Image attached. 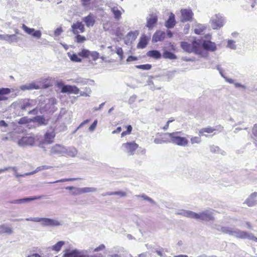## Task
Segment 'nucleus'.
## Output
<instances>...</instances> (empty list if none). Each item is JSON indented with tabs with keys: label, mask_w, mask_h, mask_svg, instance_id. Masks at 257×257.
Wrapping results in <instances>:
<instances>
[{
	"label": "nucleus",
	"mask_w": 257,
	"mask_h": 257,
	"mask_svg": "<svg viewBox=\"0 0 257 257\" xmlns=\"http://www.w3.org/2000/svg\"><path fill=\"white\" fill-rule=\"evenodd\" d=\"M37 104V101L34 99H24L20 102V108L24 110H29V114H37L38 110L34 107Z\"/></svg>",
	"instance_id": "7ed1b4c3"
},
{
	"label": "nucleus",
	"mask_w": 257,
	"mask_h": 257,
	"mask_svg": "<svg viewBox=\"0 0 257 257\" xmlns=\"http://www.w3.org/2000/svg\"><path fill=\"white\" fill-rule=\"evenodd\" d=\"M176 24V21L175 19V15L173 13H171L169 16V19L166 22L165 26L167 28H172L174 27Z\"/></svg>",
	"instance_id": "5701e85b"
},
{
	"label": "nucleus",
	"mask_w": 257,
	"mask_h": 257,
	"mask_svg": "<svg viewBox=\"0 0 257 257\" xmlns=\"http://www.w3.org/2000/svg\"><path fill=\"white\" fill-rule=\"evenodd\" d=\"M77 152V150L73 147H66L65 155H67L71 157H75Z\"/></svg>",
	"instance_id": "bb28decb"
},
{
	"label": "nucleus",
	"mask_w": 257,
	"mask_h": 257,
	"mask_svg": "<svg viewBox=\"0 0 257 257\" xmlns=\"http://www.w3.org/2000/svg\"><path fill=\"white\" fill-rule=\"evenodd\" d=\"M34 143L35 138L32 136L24 137L18 141V145L22 147L26 146H32L34 145Z\"/></svg>",
	"instance_id": "ddd939ff"
},
{
	"label": "nucleus",
	"mask_w": 257,
	"mask_h": 257,
	"mask_svg": "<svg viewBox=\"0 0 257 257\" xmlns=\"http://www.w3.org/2000/svg\"><path fill=\"white\" fill-rule=\"evenodd\" d=\"M90 92H91V90H90V88L86 87V88H85V91H81L80 92V94L81 96L86 97V96H89V94H90Z\"/></svg>",
	"instance_id": "3c124183"
},
{
	"label": "nucleus",
	"mask_w": 257,
	"mask_h": 257,
	"mask_svg": "<svg viewBox=\"0 0 257 257\" xmlns=\"http://www.w3.org/2000/svg\"><path fill=\"white\" fill-rule=\"evenodd\" d=\"M158 21V17L155 15H150L147 18L146 27L149 29L151 30L154 27L155 25Z\"/></svg>",
	"instance_id": "6ab92c4d"
},
{
	"label": "nucleus",
	"mask_w": 257,
	"mask_h": 257,
	"mask_svg": "<svg viewBox=\"0 0 257 257\" xmlns=\"http://www.w3.org/2000/svg\"><path fill=\"white\" fill-rule=\"evenodd\" d=\"M181 48L185 51L195 54L200 53V44L197 41H194L192 44H189L186 42H182L181 43Z\"/></svg>",
	"instance_id": "20e7f679"
},
{
	"label": "nucleus",
	"mask_w": 257,
	"mask_h": 257,
	"mask_svg": "<svg viewBox=\"0 0 257 257\" xmlns=\"http://www.w3.org/2000/svg\"><path fill=\"white\" fill-rule=\"evenodd\" d=\"M90 51L86 49H83L81 52H79L78 55L83 58L89 57Z\"/></svg>",
	"instance_id": "79ce46f5"
},
{
	"label": "nucleus",
	"mask_w": 257,
	"mask_h": 257,
	"mask_svg": "<svg viewBox=\"0 0 257 257\" xmlns=\"http://www.w3.org/2000/svg\"><path fill=\"white\" fill-rule=\"evenodd\" d=\"M71 93L77 94L79 93V89L75 86L71 85Z\"/></svg>",
	"instance_id": "6e6d98bb"
},
{
	"label": "nucleus",
	"mask_w": 257,
	"mask_h": 257,
	"mask_svg": "<svg viewBox=\"0 0 257 257\" xmlns=\"http://www.w3.org/2000/svg\"><path fill=\"white\" fill-rule=\"evenodd\" d=\"M58 86H62L61 92L62 93H71V85L63 84L62 82H59L57 84Z\"/></svg>",
	"instance_id": "72a5a7b5"
},
{
	"label": "nucleus",
	"mask_w": 257,
	"mask_h": 257,
	"mask_svg": "<svg viewBox=\"0 0 257 257\" xmlns=\"http://www.w3.org/2000/svg\"><path fill=\"white\" fill-rule=\"evenodd\" d=\"M224 19L220 14L212 16L210 20L211 27L213 29H218L224 25Z\"/></svg>",
	"instance_id": "0eeeda50"
},
{
	"label": "nucleus",
	"mask_w": 257,
	"mask_h": 257,
	"mask_svg": "<svg viewBox=\"0 0 257 257\" xmlns=\"http://www.w3.org/2000/svg\"><path fill=\"white\" fill-rule=\"evenodd\" d=\"M113 195H118L120 197H125L126 196V193L123 191H115L113 192Z\"/></svg>",
	"instance_id": "13d9d810"
},
{
	"label": "nucleus",
	"mask_w": 257,
	"mask_h": 257,
	"mask_svg": "<svg viewBox=\"0 0 257 257\" xmlns=\"http://www.w3.org/2000/svg\"><path fill=\"white\" fill-rule=\"evenodd\" d=\"M111 11L114 15V18L116 20H119L121 18V13L117 7H113Z\"/></svg>",
	"instance_id": "2f4dec72"
},
{
	"label": "nucleus",
	"mask_w": 257,
	"mask_h": 257,
	"mask_svg": "<svg viewBox=\"0 0 257 257\" xmlns=\"http://www.w3.org/2000/svg\"><path fill=\"white\" fill-rule=\"evenodd\" d=\"M11 92V89L9 88H0V101L7 100L8 97L6 95L9 94Z\"/></svg>",
	"instance_id": "412c9836"
},
{
	"label": "nucleus",
	"mask_w": 257,
	"mask_h": 257,
	"mask_svg": "<svg viewBox=\"0 0 257 257\" xmlns=\"http://www.w3.org/2000/svg\"><path fill=\"white\" fill-rule=\"evenodd\" d=\"M200 137H194L191 139V142L192 144H199L201 142Z\"/></svg>",
	"instance_id": "603ef678"
},
{
	"label": "nucleus",
	"mask_w": 257,
	"mask_h": 257,
	"mask_svg": "<svg viewBox=\"0 0 257 257\" xmlns=\"http://www.w3.org/2000/svg\"><path fill=\"white\" fill-rule=\"evenodd\" d=\"M99 54L96 51L90 52L89 57H91L94 60H96L98 58Z\"/></svg>",
	"instance_id": "864d4df0"
},
{
	"label": "nucleus",
	"mask_w": 257,
	"mask_h": 257,
	"mask_svg": "<svg viewBox=\"0 0 257 257\" xmlns=\"http://www.w3.org/2000/svg\"><path fill=\"white\" fill-rule=\"evenodd\" d=\"M215 129L212 127L208 126L206 127H203L199 130L198 134L200 137L201 136H205L206 137H208V135L205 134L204 133L211 134L212 133Z\"/></svg>",
	"instance_id": "4be33fe9"
},
{
	"label": "nucleus",
	"mask_w": 257,
	"mask_h": 257,
	"mask_svg": "<svg viewBox=\"0 0 257 257\" xmlns=\"http://www.w3.org/2000/svg\"><path fill=\"white\" fill-rule=\"evenodd\" d=\"M138 147V145L134 142H127L122 145L121 149L128 156H132L134 155L136 150Z\"/></svg>",
	"instance_id": "6e6552de"
},
{
	"label": "nucleus",
	"mask_w": 257,
	"mask_h": 257,
	"mask_svg": "<svg viewBox=\"0 0 257 257\" xmlns=\"http://www.w3.org/2000/svg\"><path fill=\"white\" fill-rule=\"evenodd\" d=\"M80 179H81V178H64V179H60V180H57L56 181L51 182H49V183L53 184V183H59V182H67V181H73L77 180H80Z\"/></svg>",
	"instance_id": "58836bf2"
},
{
	"label": "nucleus",
	"mask_w": 257,
	"mask_h": 257,
	"mask_svg": "<svg viewBox=\"0 0 257 257\" xmlns=\"http://www.w3.org/2000/svg\"><path fill=\"white\" fill-rule=\"evenodd\" d=\"M135 197L137 198H141L143 199L147 200L151 203L155 204V201L152 198H151L150 197H148V196L144 194L142 195H136Z\"/></svg>",
	"instance_id": "a19ab883"
},
{
	"label": "nucleus",
	"mask_w": 257,
	"mask_h": 257,
	"mask_svg": "<svg viewBox=\"0 0 257 257\" xmlns=\"http://www.w3.org/2000/svg\"><path fill=\"white\" fill-rule=\"evenodd\" d=\"M137 60V57H136L135 56H130L128 57L127 59H126V61L131 62V61H136Z\"/></svg>",
	"instance_id": "338daca9"
},
{
	"label": "nucleus",
	"mask_w": 257,
	"mask_h": 257,
	"mask_svg": "<svg viewBox=\"0 0 257 257\" xmlns=\"http://www.w3.org/2000/svg\"><path fill=\"white\" fill-rule=\"evenodd\" d=\"M215 211L212 209H207L199 213H195V219L209 221L214 219L213 214Z\"/></svg>",
	"instance_id": "39448f33"
},
{
	"label": "nucleus",
	"mask_w": 257,
	"mask_h": 257,
	"mask_svg": "<svg viewBox=\"0 0 257 257\" xmlns=\"http://www.w3.org/2000/svg\"><path fill=\"white\" fill-rule=\"evenodd\" d=\"M22 28L27 34L31 35L35 38L40 39L42 36L41 31L35 30L34 28H29L25 24L22 25Z\"/></svg>",
	"instance_id": "9b49d317"
},
{
	"label": "nucleus",
	"mask_w": 257,
	"mask_h": 257,
	"mask_svg": "<svg viewBox=\"0 0 257 257\" xmlns=\"http://www.w3.org/2000/svg\"><path fill=\"white\" fill-rule=\"evenodd\" d=\"M20 88L22 90L38 89L40 87L35 83L27 84L20 86Z\"/></svg>",
	"instance_id": "c85d7f7f"
},
{
	"label": "nucleus",
	"mask_w": 257,
	"mask_h": 257,
	"mask_svg": "<svg viewBox=\"0 0 257 257\" xmlns=\"http://www.w3.org/2000/svg\"><path fill=\"white\" fill-rule=\"evenodd\" d=\"M201 46L204 49L207 51L213 52L216 50L215 43L210 41H204Z\"/></svg>",
	"instance_id": "f3484780"
},
{
	"label": "nucleus",
	"mask_w": 257,
	"mask_h": 257,
	"mask_svg": "<svg viewBox=\"0 0 257 257\" xmlns=\"http://www.w3.org/2000/svg\"><path fill=\"white\" fill-rule=\"evenodd\" d=\"M155 252H156L157 253V254L161 257H166V254L163 252V249H162L161 250L156 249L155 250Z\"/></svg>",
	"instance_id": "052dcab7"
},
{
	"label": "nucleus",
	"mask_w": 257,
	"mask_h": 257,
	"mask_svg": "<svg viewBox=\"0 0 257 257\" xmlns=\"http://www.w3.org/2000/svg\"><path fill=\"white\" fill-rule=\"evenodd\" d=\"M166 37V33L164 31H157L153 36L152 42L156 43L159 41H162Z\"/></svg>",
	"instance_id": "a211bd4d"
},
{
	"label": "nucleus",
	"mask_w": 257,
	"mask_h": 257,
	"mask_svg": "<svg viewBox=\"0 0 257 257\" xmlns=\"http://www.w3.org/2000/svg\"><path fill=\"white\" fill-rule=\"evenodd\" d=\"M76 36L75 37L76 39V42L79 43H83L84 42L86 39V38L84 36H81L80 35L76 34Z\"/></svg>",
	"instance_id": "de8ad7c7"
},
{
	"label": "nucleus",
	"mask_w": 257,
	"mask_h": 257,
	"mask_svg": "<svg viewBox=\"0 0 257 257\" xmlns=\"http://www.w3.org/2000/svg\"><path fill=\"white\" fill-rule=\"evenodd\" d=\"M51 168H52V167L50 166L43 165V166L37 167L35 171L36 173H37L40 171H42L43 170L49 169Z\"/></svg>",
	"instance_id": "8fccbe9b"
},
{
	"label": "nucleus",
	"mask_w": 257,
	"mask_h": 257,
	"mask_svg": "<svg viewBox=\"0 0 257 257\" xmlns=\"http://www.w3.org/2000/svg\"><path fill=\"white\" fill-rule=\"evenodd\" d=\"M90 121V119H86L84 121H83V122H82L78 126V127H77V129H79V128L80 127H82V126H83L85 124L88 123Z\"/></svg>",
	"instance_id": "69168bd1"
},
{
	"label": "nucleus",
	"mask_w": 257,
	"mask_h": 257,
	"mask_svg": "<svg viewBox=\"0 0 257 257\" xmlns=\"http://www.w3.org/2000/svg\"><path fill=\"white\" fill-rule=\"evenodd\" d=\"M137 68L141 69L143 70H150L152 68L151 64H147L140 65H136L135 66Z\"/></svg>",
	"instance_id": "a18cd8bd"
},
{
	"label": "nucleus",
	"mask_w": 257,
	"mask_h": 257,
	"mask_svg": "<svg viewBox=\"0 0 257 257\" xmlns=\"http://www.w3.org/2000/svg\"><path fill=\"white\" fill-rule=\"evenodd\" d=\"M210 150L212 153L221 154L222 155H225L226 154L225 151L221 150L218 146L214 145L211 146L210 147Z\"/></svg>",
	"instance_id": "f704fd0d"
},
{
	"label": "nucleus",
	"mask_w": 257,
	"mask_h": 257,
	"mask_svg": "<svg viewBox=\"0 0 257 257\" xmlns=\"http://www.w3.org/2000/svg\"><path fill=\"white\" fill-rule=\"evenodd\" d=\"M97 124V120L96 119L93 121L92 124L89 126V131L91 132H93L96 127Z\"/></svg>",
	"instance_id": "4d7b16f0"
},
{
	"label": "nucleus",
	"mask_w": 257,
	"mask_h": 257,
	"mask_svg": "<svg viewBox=\"0 0 257 257\" xmlns=\"http://www.w3.org/2000/svg\"><path fill=\"white\" fill-rule=\"evenodd\" d=\"M82 21L85 24L87 27L93 26L95 22V18L93 14L90 13L88 16L82 18Z\"/></svg>",
	"instance_id": "dca6fc26"
},
{
	"label": "nucleus",
	"mask_w": 257,
	"mask_h": 257,
	"mask_svg": "<svg viewBox=\"0 0 257 257\" xmlns=\"http://www.w3.org/2000/svg\"><path fill=\"white\" fill-rule=\"evenodd\" d=\"M206 28V27L204 25L198 24L197 26V28L195 29L194 32L196 34L201 35Z\"/></svg>",
	"instance_id": "c9c22d12"
},
{
	"label": "nucleus",
	"mask_w": 257,
	"mask_h": 257,
	"mask_svg": "<svg viewBox=\"0 0 257 257\" xmlns=\"http://www.w3.org/2000/svg\"><path fill=\"white\" fill-rule=\"evenodd\" d=\"M181 22L185 23L192 19L193 13L190 9H182L181 10Z\"/></svg>",
	"instance_id": "f8f14e48"
},
{
	"label": "nucleus",
	"mask_w": 257,
	"mask_h": 257,
	"mask_svg": "<svg viewBox=\"0 0 257 257\" xmlns=\"http://www.w3.org/2000/svg\"><path fill=\"white\" fill-rule=\"evenodd\" d=\"M213 227L218 231H220L224 233L233 236L240 239H248L257 242V237L253 234L242 231L236 228H232L228 226H221L220 225L214 224Z\"/></svg>",
	"instance_id": "f257e3e1"
},
{
	"label": "nucleus",
	"mask_w": 257,
	"mask_h": 257,
	"mask_svg": "<svg viewBox=\"0 0 257 257\" xmlns=\"http://www.w3.org/2000/svg\"><path fill=\"white\" fill-rule=\"evenodd\" d=\"M34 120L40 125H46L47 124V121L43 116L37 115L34 118Z\"/></svg>",
	"instance_id": "473e14b6"
},
{
	"label": "nucleus",
	"mask_w": 257,
	"mask_h": 257,
	"mask_svg": "<svg viewBox=\"0 0 257 257\" xmlns=\"http://www.w3.org/2000/svg\"><path fill=\"white\" fill-rule=\"evenodd\" d=\"M8 36H9L6 40L9 43H12L13 42H17L18 41V38L16 37V34L9 35L7 34Z\"/></svg>",
	"instance_id": "ea45409f"
},
{
	"label": "nucleus",
	"mask_w": 257,
	"mask_h": 257,
	"mask_svg": "<svg viewBox=\"0 0 257 257\" xmlns=\"http://www.w3.org/2000/svg\"><path fill=\"white\" fill-rule=\"evenodd\" d=\"M178 214L184 217L195 219V212L190 210H181L177 212Z\"/></svg>",
	"instance_id": "b1692460"
},
{
	"label": "nucleus",
	"mask_w": 257,
	"mask_h": 257,
	"mask_svg": "<svg viewBox=\"0 0 257 257\" xmlns=\"http://www.w3.org/2000/svg\"><path fill=\"white\" fill-rule=\"evenodd\" d=\"M252 134L254 136L257 137V124H255L252 128Z\"/></svg>",
	"instance_id": "774afa93"
},
{
	"label": "nucleus",
	"mask_w": 257,
	"mask_h": 257,
	"mask_svg": "<svg viewBox=\"0 0 257 257\" xmlns=\"http://www.w3.org/2000/svg\"><path fill=\"white\" fill-rule=\"evenodd\" d=\"M105 247V245L103 244H100L99 246L97 247L94 249V251H99L100 250H103Z\"/></svg>",
	"instance_id": "0e129e2a"
},
{
	"label": "nucleus",
	"mask_w": 257,
	"mask_h": 257,
	"mask_svg": "<svg viewBox=\"0 0 257 257\" xmlns=\"http://www.w3.org/2000/svg\"><path fill=\"white\" fill-rule=\"evenodd\" d=\"M26 220L41 222V224L43 226H59L63 224L62 221L46 217H30L26 218Z\"/></svg>",
	"instance_id": "f03ea898"
},
{
	"label": "nucleus",
	"mask_w": 257,
	"mask_h": 257,
	"mask_svg": "<svg viewBox=\"0 0 257 257\" xmlns=\"http://www.w3.org/2000/svg\"><path fill=\"white\" fill-rule=\"evenodd\" d=\"M55 136V133L53 131H48L44 136V143L46 144H52Z\"/></svg>",
	"instance_id": "aec40b11"
},
{
	"label": "nucleus",
	"mask_w": 257,
	"mask_h": 257,
	"mask_svg": "<svg viewBox=\"0 0 257 257\" xmlns=\"http://www.w3.org/2000/svg\"><path fill=\"white\" fill-rule=\"evenodd\" d=\"M63 30L62 29L60 28H58L56 29L54 31V35L56 36H58L61 35V34L62 33Z\"/></svg>",
	"instance_id": "680f3d73"
},
{
	"label": "nucleus",
	"mask_w": 257,
	"mask_h": 257,
	"mask_svg": "<svg viewBox=\"0 0 257 257\" xmlns=\"http://www.w3.org/2000/svg\"><path fill=\"white\" fill-rule=\"evenodd\" d=\"M68 55L69 56L70 59L71 61L76 62H80L82 61V59L78 57V55L76 54H73L72 55H70L68 53Z\"/></svg>",
	"instance_id": "c03bdc74"
},
{
	"label": "nucleus",
	"mask_w": 257,
	"mask_h": 257,
	"mask_svg": "<svg viewBox=\"0 0 257 257\" xmlns=\"http://www.w3.org/2000/svg\"><path fill=\"white\" fill-rule=\"evenodd\" d=\"M244 203L248 206L251 207L257 205V192H254L249 195L245 200Z\"/></svg>",
	"instance_id": "2eb2a0df"
},
{
	"label": "nucleus",
	"mask_w": 257,
	"mask_h": 257,
	"mask_svg": "<svg viewBox=\"0 0 257 257\" xmlns=\"http://www.w3.org/2000/svg\"><path fill=\"white\" fill-rule=\"evenodd\" d=\"M64 244V242L63 241H58L56 244L53 245L52 246V249L53 250L59 251L60 250L62 246Z\"/></svg>",
	"instance_id": "4c0bfd02"
},
{
	"label": "nucleus",
	"mask_w": 257,
	"mask_h": 257,
	"mask_svg": "<svg viewBox=\"0 0 257 257\" xmlns=\"http://www.w3.org/2000/svg\"><path fill=\"white\" fill-rule=\"evenodd\" d=\"M64 257H85L81 254L80 252L76 249L69 250L67 251L64 254Z\"/></svg>",
	"instance_id": "393cba45"
},
{
	"label": "nucleus",
	"mask_w": 257,
	"mask_h": 257,
	"mask_svg": "<svg viewBox=\"0 0 257 257\" xmlns=\"http://www.w3.org/2000/svg\"><path fill=\"white\" fill-rule=\"evenodd\" d=\"M45 197L44 195L35 196L34 197H26L19 199H15L10 201L11 204H24L26 203L29 201L41 199Z\"/></svg>",
	"instance_id": "9d476101"
},
{
	"label": "nucleus",
	"mask_w": 257,
	"mask_h": 257,
	"mask_svg": "<svg viewBox=\"0 0 257 257\" xmlns=\"http://www.w3.org/2000/svg\"><path fill=\"white\" fill-rule=\"evenodd\" d=\"M147 55L148 56L150 57H152L157 59H158L161 58V53L157 50H151L147 52Z\"/></svg>",
	"instance_id": "7c9ffc66"
},
{
	"label": "nucleus",
	"mask_w": 257,
	"mask_h": 257,
	"mask_svg": "<svg viewBox=\"0 0 257 257\" xmlns=\"http://www.w3.org/2000/svg\"><path fill=\"white\" fill-rule=\"evenodd\" d=\"M179 132L173 133H167L165 135H168L171 139V142L179 146H185L187 145L188 141L184 137H181L177 136Z\"/></svg>",
	"instance_id": "423d86ee"
},
{
	"label": "nucleus",
	"mask_w": 257,
	"mask_h": 257,
	"mask_svg": "<svg viewBox=\"0 0 257 257\" xmlns=\"http://www.w3.org/2000/svg\"><path fill=\"white\" fill-rule=\"evenodd\" d=\"M148 38L146 36L143 35L140 39L137 47L139 48H144L148 44Z\"/></svg>",
	"instance_id": "c756f323"
},
{
	"label": "nucleus",
	"mask_w": 257,
	"mask_h": 257,
	"mask_svg": "<svg viewBox=\"0 0 257 257\" xmlns=\"http://www.w3.org/2000/svg\"><path fill=\"white\" fill-rule=\"evenodd\" d=\"M163 57L166 59H169L170 60L176 59L177 58L176 56L173 53L166 51L163 54Z\"/></svg>",
	"instance_id": "e433bc0d"
},
{
	"label": "nucleus",
	"mask_w": 257,
	"mask_h": 257,
	"mask_svg": "<svg viewBox=\"0 0 257 257\" xmlns=\"http://www.w3.org/2000/svg\"><path fill=\"white\" fill-rule=\"evenodd\" d=\"M115 53L118 55L120 60L123 59V51L121 48L117 47L116 48Z\"/></svg>",
	"instance_id": "49530a36"
},
{
	"label": "nucleus",
	"mask_w": 257,
	"mask_h": 257,
	"mask_svg": "<svg viewBox=\"0 0 257 257\" xmlns=\"http://www.w3.org/2000/svg\"><path fill=\"white\" fill-rule=\"evenodd\" d=\"M6 233L8 234H11L13 233V229L4 224L0 225V234Z\"/></svg>",
	"instance_id": "cd10ccee"
},
{
	"label": "nucleus",
	"mask_w": 257,
	"mask_h": 257,
	"mask_svg": "<svg viewBox=\"0 0 257 257\" xmlns=\"http://www.w3.org/2000/svg\"><path fill=\"white\" fill-rule=\"evenodd\" d=\"M28 122V118L26 117H22L18 121L19 124H26Z\"/></svg>",
	"instance_id": "bf43d9fd"
},
{
	"label": "nucleus",
	"mask_w": 257,
	"mask_h": 257,
	"mask_svg": "<svg viewBox=\"0 0 257 257\" xmlns=\"http://www.w3.org/2000/svg\"><path fill=\"white\" fill-rule=\"evenodd\" d=\"M65 150L66 147L60 144H56L51 148L50 155L64 156Z\"/></svg>",
	"instance_id": "1a4fd4ad"
},
{
	"label": "nucleus",
	"mask_w": 257,
	"mask_h": 257,
	"mask_svg": "<svg viewBox=\"0 0 257 257\" xmlns=\"http://www.w3.org/2000/svg\"><path fill=\"white\" fill-rule=\"evenodd\" d=\"M66 190L71 191L70 194L72 195L77 196L82 194V188H78L73 186H68L65 188Z\"/></svg>",
	"instance_id": "a878e982"
},
{
	"label": "nucleus",
	"mask_w": 257,
	"mask_h": 257,
	"mask_svg": "<svg viewBox=\"0 0 257 257\" xmlns=\"http://www.w3.org/2000/svg\"><path fill=\"white\" fill-rule=\"evenodd\" d=\"M166 141L165 140V138H156L154 140V143L156 144H162L163 143H166Z\"/></svg>",
	"instance_id": "5fc2aeb1"
},
{
	"label": "nucleus",
	"mask_w": 257,
	"mask_h": 257,
	"mask_svg": "<svg viewBox=\"0 0 257 257\" xmlns=\"http://www.w3.org/2000/svg\"><path fill=\"white\" fill-rule=\"evenodd\" d=\"M137 99V96L136 95H133V96H131L128 99V103L130 104L133 103L135 100Z\"/></svg>",
	"instance_id": "e2e57ef3"
},
{
	"label": "nucleus",
	"mask_w": 257,
	"mask_h": 257,
	"mask_svg": "<svg viewBox=\"0 0 257 257\" xmlns=\"http://www.w3.org/2000/svg\"><path fill=\"white\" fill-rule=\"evenodd\" d=\"M71 31L75 35L82 33L85 31L84 25L81 22L77 21L71 25Z\"/></svg>",
	"instance_id": "4468645a"
},
{
	"label": "nucleus",
	"mask_w": 257,
	"mask_h": 257,
	"mask_svg": "<svg viewBox=\"0 0 257 257\" xmlns=\"http://www.w3.org/2000/svg\"><path fill=\"white\" fill-rule=\"evenodd\" d=\"M97 189L94 187H84L82 188V194L89 193V192H94L97 191Z\"/></svg>",
	"instance_id": "37998d69"
},
{
	"label": "nucleus",
	"mask_w": 257,
	"mask_h": 257,
	"mask_svg": "<svg viewBox=\"0 0 257 257\" xmlns=\"http://www.w3.org/2000/svg\"><path fill=\"white\" fill-rule=\"evenodd\" d=\"M227 47L233 50L236 49V47L235 45V41L232 40H229L227 42Z\"/></svg>",
	"instance_id": "09e8293b"
}]
</instances>
